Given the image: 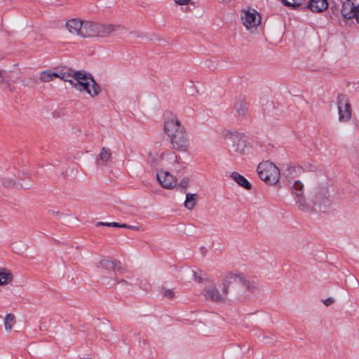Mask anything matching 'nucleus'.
<instances>
[{
  "mask_svg": "<svg viewBox=\"0 0 359 359\" xmlns=\"http://www.w3.org/2000/svg\"><path fill=\"white\" fill-rule=\"evenodd\" d=\"M121 283H124V284H126V283H127V282H126V280H121Z\"/></svg>",
  "mask_w": 359,
  "mask_h": 359,
  "instance_id": "38",
  "label": "nucleus"
},
{
  "mask_svg": "<svg viewBox=\"0 0 359 359\" xmlns=\"http://www.w3.org/2000/svg\"><path fill=\"white\" fill-rule=\"evenodd\" d=\"M222 287L221 293L215 284L206 286L203 290V295L208 301L224 304L230 289L234 297L241 300L248 299L250 294L259 290L257 280L248 278L242 273H227L222 279Z\"/></svg>",
  "mask_w": 359,
  "mask_h": 359,
  "instance_id": "1",
  "label": "nucleus"
},
{
  "mask_svg": "<svg viewBox=\"0 0 359 359\" xmlns=\"http://www.w3.org/2000/svg\"><path fill=\"white\" fill-rule=\"evenodd\" d=\"M156 179L158 182L164 189H171L176 187L177 180L168 170H161L156 172Z\"/></svg>",
  "mask_w": 359,
  "mask_h": 359,
  "instance_id": "10",
  "label": "nucleus"
},
{
  "mask_svg": "<svg viewBox=\"0 0 359 359\" xmlns=\"http://www.w3.org/2000/svg\"><path fill=\"white\" fill-rule=\"evenodd\" d=\"M259 178L269 185L276 184L280 179V171L278 167L269 161L261 162L257 168Z\"/></svg>",
  "mask_w": 359,
  "mask_h": 359,
  "instance_id": "5",
  "label": "nucleus"
},
{
  "mask_svg": "<svg viewBox=\"0 0 359 359\" xmlns=\"http://www.w3.org/2000/svg\"><path fill=\"white\" fill-rule=\"evenodd\" d=\"M340 12L344 19H355L359 25V0H342Z\"/></svg>",
  "mask_w": 359,
  "mask_h": 359,
  "instance_id": "8",
  "label": "nucleus"
},
{
  "mask_svg": "<svg viewBox=\"0 0 359 359\" xmlns=\"http://www.w3.org/2000/svg\"><path fill=\"white\" fill-rule=\"evenodd\" d=\"M350 279H351V280H352L353 285V286L355 287H358L359 286V282H358V279L355 276H352L350 278Z\"/></svg>",
  "mask_w": 359,
  "mask_h": 359,
  "instance_id": "34",
  "label": "nucleus"
},
{
  "mask_svg": "<svg viewBox=\"0 0 359 359\" xmlns=\"http://www.w3.org/2000/svg\"><path fill=\"white\" fill-rule=\"evenodd\" d=\"M83 22L80 18H70L66 20L65 28L69 34L81 37Z\"/></svg>",
  "mask_w": 359,
  "mask_h": 359,
  "instance_id": "11",
  "label": "nucleus"
},
{
  "mask_svg": "<svg viewBox=\"0 0 359 359\" xmlns=\"http://www.w3.org/2000/svg\"><path fill=\"white\" fill-rule=\"evenodd\" d=\"M303 187L304 184L302 183L301 181L297 180L294 182L293 184V188L294 189V194L296 196H301V195H303Z\"/></svg>",
  "mask_w": 359,
  "mask_h": 359,
  "instance_id": "24",
  "label": "nucleus"
},
{
  "mask_svg": "<svg viewBox=\"0 0 359 359\" xmlns=\"http://www.w3.org/2000/svg\"><path fill=\"white\" fill-rule=\"evenodd\" d=\"M241 20L246 31L250 34H257L262 30V16L255 8L243 9Z\"/></svg>",
  "mask_w": 359,
  "mask_h": 359,
  "instance_id": "4",
  "label": "nucleus"
},
{
  "mask_svg": "<svg viewBox=\"0 0 359 359\" xmlns=\"http://www.w3.org/2000/svg\"><path fill=\"white\" fill-rule=\"evenodd\" d=\"M119 25L111 23L98 22V36L104 37L109 36L114 32L118 29Z\"/></svg>",
  "mask_w": 359,
  "mask_h": 359,
  "instance_id": "15",
  "label": "nucleus"
},
{
  "mask_svg": "<svg viewBox=\"0 0 359 359\" xmlns=\"http://www.w3.org/2000/svg\"><path fill=\"white\" fill-rule=\"evenodd\" d=\"M231 177L241 187L247 190H250L252 188L251 184L243 175L237 172H233L231 174Z\"/></svg>",
  "mask_w": 359,
  "mask_h": 359,
  "instance_id": "17",
  "label": "nucleus"
},
{
  "mask_svg": "<svg viewBox=\"0 0 359 359\" xmlns=\"http://www.w3.org/2000/svg\"><path fill=\"white\" fill-rule=\"evenodd\" d=\"M98 36V22L83 20L81 38H93Z\"/></svg>",
  "mask_w": 359,
  "mask_h": 359,
  "instance_id": "12",
  "label": "nucleus"
},
{
  "mask_svg": "<svg viewBox=\"0 0 359 359\" xmlns=\"http://www.w3.org/2000/svg\"><path fill=\"white\" fill-rule=\"evenodd\" d=\"M234 109L237 116L242 119H247L249 116L246 100L244 97H240L234 104Z\"/></svg>",
  "mask_w": 359,
  "mask_h": 359,
  "instance_id": "13",
  "label": "nucleus"
},
{
  "mask_svg": "<svg viewBox=\"0 0 359 359\" xmlns=\"http://www.w3.org/2000/svg\"><path fill=\"white\" fill-rule=\"evenodd\" d=\"M227 138L231 141V151L236 155L243 156L248 153L250 147L247 144L246 137L244 134L232 133L227 136Z\"/></svg>",
  "mask_w": 359,
  "mask_h": 359,
  "instance_id": "7",
  "label": "nucleus"
},
{
  "mask_svg": "<svg viewBox=\"0 0 359 359\" xmlns=\"http://www.w3.org/2000/svg\"><path fill=\"white\" fill-rule=\"evenodd\" d=\"M173 1L178 6H187L191 0H173Z\"/></svg>",
  "mask_w": 359,
  "mask_h": 359,
  "instance_id": "30",
  "label": "nucleus"
},
{
  "mask_svg": "<svg viewBox=\"0 0 359 359\" xmlns=\"http://www.w3.org/2000/svg\"><path fill=\"white\" fill-rule=\"evenodd\" d=\"M163 295L168 299H172L175 297V292L172 289H167L165 287L162 288Z\"/></svg>",
  "mask_w": 359,
  "mask_h": 359,
  "instance_id": "27",
  "label": "nucleus"
},
{
  "mask_svg": "<svg viewBox=\"0 0 359 359\" xmlns=\"http://www.w3.org/2000/svg\"><path fill=\"white\" fill-rule=\"evenodd\" d=\"M120 224L117 222H111V227H118L119 228Z\"/></svg>",
  "mask_w": 359,
  "mask_h": 359,
  "instance_id": "37",
  "label": "nucleus"
},
{
  "mask_svg": "<svg viewBox=\"0 0 359 359\" xmlns=\"http://www.w3.org/2000/svg\"><path fill=\"white\" fill-rule=\"evenodd\" d=\"M15 323V317L12 313H8L4 318V327L7 332H11Z\"/></svg>",
  "mask_w": 359,
  "mask_h": 359,
  "instance_id": "20",
  "label": "nucleus"
},
{
  "mask_svg": "<svg viewBox=\"0 0 359 359\" xmlns=\"http://www.w3.org/2000/svg\"><path fill=\"white\" fill-rule=\"evenodd\" d=\"M13 275L8 271L4 269L0 271V285H6L11 282Z\"/></svg>",
  "mask_w": 359,
  "mask_h": 359,
  "instance_id": "21",
  "label": "nucleus"
},
{
  "mask_svg": "<svg viewBox=\"0 0 359 359\" xmlns=\"http://www.w3.org/2000/svg\"><path fill=\"white\" fill-rule=\"evenodd\" d=\"M308 7L313 11L320 13L328 8L327 0H309Z\"/></svg>",
  "mask_w": 359,
  "mask_h": 359,
  "instance_id": "16",
  "label": "nucleus"
},
{
  "mask_svg": "<svg viewBox=\"0 0 359 359\" xmlns=\"http://www.w3.org/2000/svg\"><path fill=\"white\" fill-rule=\"evenodd\" d=\"M96 267L98 269H105L107 271H114L116 269L121 271L122 269L120 262L113 261L107 259H103L99 261L96 264Z\"/></svg>",
  "mask_w": 359,
  "mask_h": 359,
  "instance_id": "14",
  "label": "nucleus"
},
{
  "mask_svg": "<svg viewBox=\"0 0 359 359\" xmlns=\"http://www.w3.org/2000/svg\"><path fill=\"white\" fill-rule=\"evenodd\" d=\"M323 302V304L326 306H330L331 304H332L334 303V300L332 297H328V298L324 299Z\"/></svg>",
  "mask_w": 359,
  "mask_h": 359,
  "instance_id": "32",
  "label": "nucleus"
},
{
  "mask_svg": "<svg viewBox=\"0 0 359 359\" xmlns=\"http://www.w3.org/2000/svg\"><path fill=\"white\" fill-rule=\"evenodd\" d=\"M339 121L346 123L351 120L352 115L351 106L346 95L340 94L337 99Z\"/></svg>",
  "mask_w": 359,
  "mask_h": 359,
  "instance_id": "9",
  "label": "nucleus"
},
{
  "mask_svg": "<svg viewBox=\"0 0 359 359\" xmlns=\"http://www.w3.org/2000/svg\"><path fill=\"white\" fill-rule=\"evenodd\" d=\"M164 130L173 149L179 151L188 150L189 147L188 133L185 127L175 115H171L165 119Z\"/></svg>",
  "mask_w": 359,
  "mask_h": 359,
  "instance_id": "3",
  "label": "nucleus"
},
{
  "mask_svg": "<svg viewBox=\"0 0 359 359\" xmlns=\"http://www.w3.org/2000/svg\"><path fill=\"white\" fill-rule=\"evenodd\" d=\"M119 228H126V229H135V230L137 229V226H129V225H128L126 224H120Z\"/></svg>",
  "mask_w": 359,
  "mask_h": 359,
  "instance_id": "33",
  "label": "nucleus"
},
{
  "mask_svg": "<svg viewBox=\"0 0 359 359\" xmlns=\"http://www.w3.org/2000/svg\"><path fill=\"white\" fill-rule=\"evenodd\" d=\"M55 77L70 83L74 88L79 91H86L92 97L97 96L100 92V86L89 73L77 71L72 74L67 72L55 73L50 70H46L40 74V79L43 82H49Z\"/></svg>",
  "mask_w": 359,
  "mask_h": 359,
  "instance_id": "2",
  "label": "nucleus"
},
{
  "mask_svg": "<svg viewBox=\"0 0 359 359\" xmlns=\"http://www.w3.org/2000/svg\"><path fill=\"white\" fill-rule=\"evenodd\" d=\"M197 195L196 194L188 193L186 195L184 206L188 210H192L196 203Z\"/></svg>",
  "mask_w": 359,
  "mask_h": 359,
  "instance_id": "19",
  "label": "nucleus"
},
{
  "mask_svg": "<svg viewBox=\"0 0 359 359\" xmlns=\"http://www.w3.org/2000/svg\"><path fill=\"white\" fill-rule=\"evenodd\" d=\"M297 203L298 204V208L302 212H309L311 210L309 205L305 201L303 195L301 196H297Z\"/></svg>",
  "mask_w": 359,
  "mask_h": 359,
  "instance_id": "22",
  "label": "nucleus"
},
{
  "mask_svg": "<svg viewBox=\"0 0 359 359\" xmlns=\"http://www.w3.org/2000/svg\"><path fill=\"white\" fill-rule=\"evenodd\" d=\"M288 7L296 8L302 4L303 0H281Z\"/></svg>",
  "mask_w": 359,
  "mask_h": 359,
  "instance_id": "25",
  "label": "nucleus"
},
{
  "mask_svg": "<svg viewBox=\"0 0 359 359\" xmlns=\"http://www.w3.org/2000/svg\"><path fill=\"white\" fill-rule=\"evenodd\" d=\"M180 158L172 151L163 153L160 156L159 164L163 169L170 170L171 171L180 172L184 168L180 162Z\"/></svg>",
  "mask_w": 359,
  "mask_h": 359,
  "instance_id": "6",
  "label": "nucleus"
},
{
  "mask_svg": "<svg viewBox=\"0 0 359 359\" xmlns=\"http://www.w3.org/2000/svg\"><path fill=\"white\" fill-rule=\"evenodd\" d=\"M129 36H130V41L131 42H133V41H134L133 38H135V37L139 38V37H140V36H140V33H139V32H130L129 33Z\"/></svg>",
  "mask_w": 359,
  "mask_h": 359,
  "instance_id": "31",
  "label": "nucleus"
},
{
  "mask_svg": "<svg viewBox=\"0 0 359 359\" xmlns=\"http://www.w3.org/2000/svg\"><path fill=\"white\" fill-rule=\"evenodd\" d=\"M7 72L4 69H0V81H10Z\"/></svg>",
  "mask_w": 359,
  "mask_h": 359,
  "instance_id": "28",
  "label": "nucleus"
},
{
  "mask_svg": "<svg viewBox=\"0 0 359 359\" xmlns=\"http://www.w3.org/2000/svg\"><path fill=\"white\" fill-rule=\"evenodd\" d=\"M189 180L188 178H183L178 184L177 188L181 192L185 191L187 187L189 186Z\"/></svg>",
  "mask_w": 359,
  "mask_h": 359,
  "instance_id": "26",
  "label": "nucleus"
},
{
  "mask_svg": "<svg viewBox=\"0 0 359 359\" xmlns=\"http://www.w3.org/2000/svg\"><path fill=\"white\" fill-rule=\"evenodd\" d=\"M97 226H109V227H111V222H99L97 223L96 224Z\"/></svg>",
  "mask_w": 359,
  "mask_h": 359,
  "instance_id": "35",
  "label": "nucleus"
},
{
  "mask_svg": "<svg viewBox=\"0 0 359 359\" xmlns=\"http://www.w3.org/2000/svg\"><path fill=\"white\" fill-rule=\"evenodd\" d=\"M15 182L13 179H6L3 182V185L6 187H11L15 185Z\"/></svg>",
  "mask_w": 359,
  "mask_h": 359,
  "instance_id": "29",
  "label": "nucleus"
},
{
  "mask_svg": "<svg viewBox=\"0 0 359 359\" xmlns=\"http://www.w3.org/2000/svg\"><path fill=\"white\" fill-rule=\"evenodd\" d=\"M111 152L109 148L102 147L97 158L99 165H105L111 160Z\"/></svg>",
  "mask_w": 359,
  "mask_h": 359,
  "instance_id": "18",
  "label": "nucleus"
},
{
  "mask_svg": "<svg viewBox=\"0 0 359 359\" xmlns=\"http://www.w3.org/2000/svg\"><path fill=\"white\" fill-rule=\"evenodd\" d=\"M159 160H160V156L159 157H156L154 156H149V162H150V165L152 168H154V169H156L157 171H158V170H162V167L161 165L159 164Z\"/></svg>",
  "mask_w": 359,
  "mask_h": 359,
  "instance_id": "23",
  "label": "nucleus"
},
{
  "mask_svg": "<svg viewBox=\"0 0 359 359\" xmlns=\"http://www.w3.org/2000/svg\"><path fill=\"white\" fill-rule=\"evenodd\" d=\"M194 280L197 283H201L202 280L201 277L200 276H198L197 273H194Z\"/></svg>",
  "mask_w": 359,
  "mask_h": 359,
  "instance_id": "36",
  "label": "nucleus"
}]
</instances>
